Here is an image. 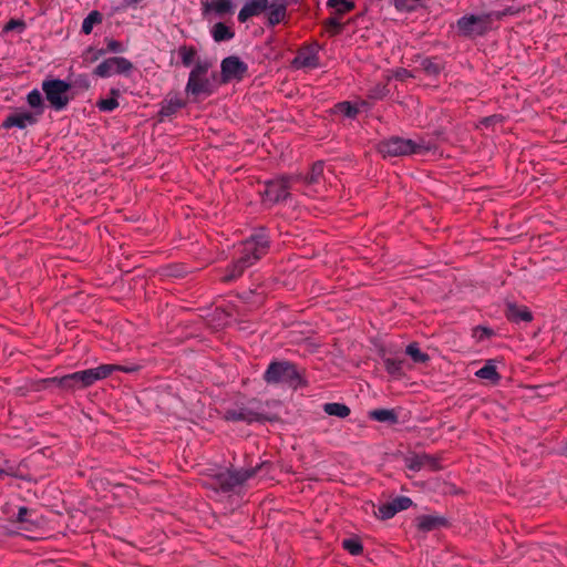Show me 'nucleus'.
Returning a JSON list of instances; mask_svg holds the SVG:
<instances>
[{
    "mask_svg": "<svg viewBox=\"0 0 567 567\" xmlns=\"http://www.w3.org/2000/svg\"><path fill=\"white\" fill-rule=\"evenodd\" d=\"M301 179L308 186L320 184L321 181L323 179V163L316 162L311 166L310 172L305 177H301Z\"/></svg>",
    "mask_w": 567,
    "mask_h": 567,
    "instance_id": "27",
    "label": "nucleus"
},
{
    "mask_svg": "<svg viewBox=\"0 0 567 567\" xmlns=\"http://www.w3.org/2000/svg\"><path fill=\"white\" fill-rule=\"evenodd\" d=\"M421 69L430 76H437L444 70L443 61L437 58H425L420 63Z\"/></svg>",
    "mask_w": 567,
    "mask_h": 567,
    "instance_id": "25",
    "label": "nucleus"
},
{
    "mask_svg": "<svg viewBox=\"0 0 567 567\" xmlns=\"http://www.w3.org/2000/svg\"><path fill=\"white\" fill-rule=\"evenodd\" d=\"M271 467L268 461L261 462L250 468L227 470L216 475V483L223 492L234 491L236 487L243 485L249 478L261 472L264 468Z\"/></svg>",
    "mask_w": 567,
    "mask_h": 567,
    "instance_id": "5",
    "label": "nucleus"
},
{
    "mask_svg": "<svg viewBox=\"0 0 567 567\" xmlns=\"http://www.w3.org/2000/svg\"><path fill=\"white\" fill-rule=\"evenodd\" d=\"M475 375L491 384H497L501 380V375L497 372V367L494 360H487L485 364L475 372Z\"/></svg>",
    "mask_w": 567,
    "mask_h": 567,
    "instance_id": "20",
    "label": "nucleus"
},
{
    "mask_svg": "<svg viewBox=\"0 0 567 567\" xmlns=\"http://www.w3.org/2000/svg\"><path fill=\"white\" fill-rule=\"evenodd\" d=\"M322 410L326 414L337 416L339 419H346L350 415L351 410L344 403L329 402L322 405Z\"/></svg>",
    "mask_w": 567,
    "mask_h": 567,
    "instance_id": "26",
    "label": "nucleus"
},
{
    "mask_svg": "<svg viewBox=\"0 0 567 567\" xmlns=\"http://www.w3.org/2000/svg\"><path fill=\"white\" fill-rule=\"evenodd\" d=\"M134 69L133 63L123 56H113L103 60L93 71L95 76L106 79L115 74L128 75Z\"/></svg>",
    "mask_w": 567,
    "mask_h": 567,
    "instance_id": "9",
    "label": "nucleus"
},
{
    "mask_svg": "<svg viewBox=\"0 0 567 567\" xmlns=\"http://www.w3.org/2000/svg\"><path fill=\"white\" fill-rule=\"evenodd\" d=\"M116 369H114V371H123V372H126V373H132V372H135L138 370V367L137 365H131V367H124V365H117V364H113Z\"/></svg>",
    "mask_w": 567,
    "mask_h": 567,
    "instance_id": "44",
    "label": "nucleus"
},
{
    "mask_svg": "<svg viewBox=\"0 0 567 567\" xmlns=\"http://www.w3.org/2000/svg\"><path fill=\"white\" fill-rule=\"evenodd\" d=\"M269 8V0H246L239 10L237 19L240 23L247 22L252 17H258Z\"/></svg>",
    "mask_w": 567,
    "mask_h": 567,
    "instance_id": "14",
    "label": "nucleus"
},
{
    "mask_svg": "<svg viewBox=\"0 0 567 567\" xmlns=\"http://www.w3.org/2000/svg\"><path fill=\"white\" fill-rule=\"evenodd\" d=\"M41 87L47 101L55 111H62L68 106L71 100L69 83L60 79H47L42 81Z\"/></svg>",
    "mask_w": 567,
    "mask_h": 567,
    "instance_id": "7",
    "label": "nucleus"
},
{
    "mask_svg": "<svg viewBox=\"0 0 567 567\" xmlns=\"http://www.w3.org/2000/svg\"><path fill=\"white\" fill-rule=\"evenodd\" d=\"M389 90L386 85L378 83L369 90L368 97L372 100H382Z\"/></svg>",
    "mask_w": 567,
    "mask_h": 567,
    "instance_id": "38",
    "label": "nucleus"
},
{
    "mask_svg": "<svg viewBox=\"0 0 567 567\" xmlns=\"http://www.w3.org/2000/svg\"><path fill=\"white\" fill-rule=\"evenodd\" d=\"M116 369L112 364H101L82 371L66 374L59 379V385L65 390H74L76 388H87L99 380H103L111 375Z\"/></svg>",
    "mask_w": 567,
    "mask_h": 567,
    "instance_id": "4",
    "label": "nucleus"
},
{
    "mask_svg": "<svg viewBox=\"0 0 567 567\" xmlns=\"http://www.w3.org/2000/svg\"><path fill=\"white\" fill-rule=\"evenodd\" d=\"M210 35L217 43L227 42L235 38V31L230 25H227L224 22H216L210 28Z\"/></svg>",
    "mask_w": 567,
    "mask_h": 567,
    "instance_id": "21",
    "label": "nucleus"
},
{
    "mask_svg": "<svg viewBox=\"0 0 567 567\" xmlns=\"http://www.w3.org/2000/svg\"><path fill=\"white\" fill-rule=\"evenodd\" d=\"M485 19L480 16H464L457 20V29L464 35L483 34Z\"/></svg>",
    "mask_w": 567,
    "mask_h": 567,
    "instance_id": "13",
    "label": "nucleus"
},
{
    "mask_svg": "<svg viewBox=\"0 0 567 567\" xmlns=\"http://www.w3.org/2000/svg\"><path fill=\"white\" fill-rule=\"evenodd\" d=\"M102 22V14L99 11H92L87 14V17L82 22V32L84 34H90L95 24Z\"/></svg>",
    "mask_w": 567,
    "mask_h": 567,
    "instance_id": "31",
    "label": "nucleus"
},
{
    "mask_svg": "<svg viewBox=\"0 0 567 567\" xmlns=\"http://www.w3.org/2000/svg\"><path fill=\"white\" fill-rule=\"evenodd\" d=\"M39 122L35 114L30 111H16L9 114L2 122L3 128L18 127L24 130L28 126H33Z\"/></svg>",
    "mask_w": 567,
    "mask_h": 567,
    "instance_id": "12",
    "label": "nucleus"
},
{
    "mask_svg": "<svg viewBox=\"0 0 567 567\" xmlns=\"http://www.w3.org/2000/svg\"><path fill=\"white\" fill-rule=\"evenodd\" d=\"M385 370L392 375H399L402 373L403 360L395 358H385L383 360Z\"/></svg>",
    "mask_w": 567,
    "mask_h": 567,
    "instance_id": "33",
    "label": "nucleus"
},
{
    "mask_svg": "<svg viewBox=\"0 0 567 567\" xmlns=\"http://www.w3.org/2000/svg\"><path fill=\"white\" fill-rule=\"evenodd\" d=\"M506 318L514 323L520 321L529 322L533 320V315L526 306H519L514 302H508L505 309Z\"/></svg>",
    "mask_w": 567,
    "mask_h": 567,
    "instance_id": "18",
    "label": "nucleus"
},
{
    "mask_svg": "<svg viewBox=\"0 0 567 567\" xmlns=\"http://www.w3.org/2000/svg\"><path fill=\"white\" fill-rule=\"evenodd\" d=\"M296 179H299V177L281 176L267 181L262 192L265 200L272 204L286 200L288 197H290L289 189L291 187L292 181Z\"/></svg>",
    "mask_w": 567,
    "mask_h": 567,
    "instance_id": "8",
    "label": "nucleus"
},
{
    "mask_svg": "<svg viewBox=\"0 0 567 567\" xmlns=\"http://www.w3.org/2000/svg\"><path fill=\"white\" fill-rule=\"evenodd\" d=\"M405 353L413 360L415 363H425L430 360L429 354L422 352L416 342H412L406 347Z\"/></svg>",
    "mask_w": 567,
    "mask_h": 567,
    "instance_id": "30",
    "label": "nucleus"
},
{
    "mask_svg": "<svg viewBox=\"0 0 567 567\" xmlns=\"http://www.w3.org/2000/svg\"><path fill=\"white\" fill-rule=\"evenodd\" d=\"M446 525V518L440 515H421L416 517V526L422 532H432Z\"/></svg>",
    "mask_w": 567,
    "mask_h": 567,
    "instance_id": "19",
    "label": "nucleus"
},
{
    "mask_svg": "<svg viewBox=\"0 0 567 567\" xmlns=\"http://www.w3.org/2000/svg\"><path fill=\"white\" fill-rule=\"evenodd\" d=\"M432 150V144L424 138L411 140L391 136L378 144V151L384 156L422 155Z\"/></svg>",
    "mask_w": 567,
    "mask_h": 567,
    "instance_id": "3",
    "label": "nucleus"
},
{
    "mask_svg": "<svg viewBox=\"0 0 567 567\" xmlns=\"http://www.w3.org/2000/svg\"><path fill=\"white\" fill-rule=\"evenodd\" d=\"M105 42H106V49H104L105 54L107 52L124 53L126 51V48L120 41H116L114 39H105Z\"/></svg>",
    "mask_w": 567,
    "mask_h": 567,
    "instance_id": "41",
    "label": "nucleus"
},
{
    "mask_svg": "<svg viewBox=\"0 0 567 567\" xmlns=\"http://www.w3.org/2000/svg\"><path fill=\"white\" fill-rule=\"evenodd\" d=\"M391 502L393 507L395 508L396 514L401 511L410 508L413 504L412 499L408 496H396Z\"/></svg>",
    "mask_w": 567,
    "mask_h": 567,
    "instance_id": "36",
    "label": "nucleus"
},
{
    "mask_svg": "<svg viewBox=\"0 0 567 567\" xmlns=\"http://www.w3.org/2000/svg\"><path fill=\"white\" fill-rule=\"evenodd\" d=\"M342 546L346 550H348L351 555L358 556L362 554L363 546L361 543L353 538H347L342 542Z\"/></svg>",
    "mask_w": 567,
    "mask_h": 567,
    "instance_id": "34",
    "label": "nucleus"
},
{
    "mask_svg": "<svg viewBox=\"0 0 567 567\" xmlns=\"http://www.w3.org/2000/svg\"><path fill=\"white\" fill-rule=\"evenodd\" d=\"M565 455L567 456V442H566V445H565Z\"/></svg>",
    "mask_w": 567,
    "mask_h": 567,
    "instance_id": "52",
    "label": "nucleus"
},
{
    "mask_svg": "<svg viewBox=\"0 0 567 567\" xmlns=\"http://www.w3.org/2000/svg\"><path fill=\"white\" fill-rule=\"evenodd\" d=\"M369 417L380 423H386L390 425L399 422V415L393 409H375L369 412Z\"/></svg>",
    "mask_w": 567,
    "mask_h": 567,
    "instance_id": "22",
    "label": "nucleus"
},
{
    "mask_svg": "<svg viewBox=\"0 0 567 567\" xmlns=\"http://www.w3.org/2000/svg\"><path fill=\"white\" fill-rule=\"evenodd\" d=\"M270 249V237L265 228L255 229L245 240L236 246L233 261L224 269L220 280L231 284L238 280L246 269L254 266Z\"/></svg>",
    "mask_w": 567,
    "mask_h": 567,
    "instance_id": "1",
    "label": "nucleus"
},
{
    "mask_svg": "<svg viewBox=\"0 0 567 567\" xmlns=\"http://www.w3.org/2000/svg\"><path fill=\"white\" fill-rule=\"evenodd\" d=\"M405 465L410 471L419 472L422 468H430L431 471L440 470L437 460L429 454H413L405 458Z\"/></svg>",
    "mask_w": 567,
    "mask_h": 567,
    "instance_id": "15",
    "label": "nucleus"
},
{
    "mask_svg": "<svg viewBox=\"0 0 567 567\" xmlns=\"http://www.w3.org/2000/svg\"><path fill=\"white\" fill-rule=\"evenodd\" d=\"M96 106L101 112H112L118 106V101L115 97L102 99Z\"/></svg>",
    "mask_w": 567,
    "mask_h": 567,
    "instance_id": "39",
    "label": "nucleus"
},
{
    "mask_svg": "<svg viewBox=\"0 0 567 567\" xmlns=\"http://www.w3.org/2000/svg\"><path fill=\"white\" fill-rule=\"evenodd\" d=\"M287 8L284 3L269 2L268 8V25L275 27L282 22L286 18Z\"/></svg>",
    "mask_w": 567,
    "mask_h": 567,
    "instance_id": "23",
    "label": "nucleus"
},
{
    "mask_svg": "<svg viewBox=\"0 0 567 567\" xmlns=\"http://www.w3.org/2000/svg\"><path fill=\"white\" fill-rule=\"evenodd\" d=\"M14 476V471L11 466L8 467H0V477L2 476Z\"/></svg>",
    "mask_w": 567,
    "mask_h": 567,
    "instance_id": "47",
    "label": "nucleus"
},
{
    "mask_svg": "<svg viewBox=\"0 0 567 567\" xmlns=\"http://www.w3.org/2000/svg\"><path fill=\"white\" fill-rule=\"evenodd\" d=\"M143 0H124L126 7H136Z\"/></svg>",
    "mask_w": 567,
    "mask_h": 567,
    "instance_id": "48",
    "label": "nucleus"
},
{
    "mask_svg": "<svg viewBox=\"0 0 567 567\" xmlns=\"http://www.w3.org/2000/svg\"><path fill=\"white\" fill-rule=\"evenodd\" d=\"M301 59V65L303 66H313L315 65V58L307 55V56H299Z\"/></svg>",
    "mask_w": 567,
    "mask_h": 567,
    "instance_id": "45",
    "label": "nucleus"
},
{
    "mask_svg": "<svg viewBox=\"0 0 567 567\" xmlns=\"http://www.w3.org/2000/svg\"><path fill=\"white\" fill-rule=\"evenodd\" d=\"M262 379L267 384H282L292 389H297L303 383L298 365L288 360L271 361L265 370Z\"/></svg>",
    "mask_w": 567,
    "mask_h": 567,
    "instance_id": "2",
    "label": "nucleus"
},
{
    "mask_svg": "<svg viewBox=\"0 0 567 567\" xmlns=\"http://www.w3.org/2000/svg\"><path fill=\"white\" fill-rule=\"evenodd\" d=\"M186 102L183 101L177 94L168 96L161 103L158 111V121L163 122L168 117L175 115L181 109L185 107Z\"/></svg>",
    "mask_w": 567,
    "mask_h": 567,
    "instance_id": "17",
    "label": "nucleus"
},
{
    "mask_svg": "<svg viewBox=\"0 0 567 567\" xmlns=\"http://www.w3.org/2000/svg\"><path fill=\"white\" fill-rule=\"evenodd\" d=\"M221 82L241 80L248 72V65L236 55L225 58L220 63Z\"/></svg>",
    "mask_w": 567,
    "mask_h": 567,
    "instance_id": "11",
    "label": "nucleus"
},
{
    "mask_svg": "<svg viewBox=\"0 0 567 567\" xmlns=\"http://www.w3.org/2000/svg\"><path fill=\"white\" fill-rule=\"evenodd\" d=\"M25 27L24 22L22 20H10L7 24H6V28L4 30L7 31H11V30H14V29H19V30H23Z\"/></svg>",
    "mask_w": 567,
    "mask_h": 567,
    "instance_id": "43",
    "label": "nucleus"
},
{
    "mask_svg": "<svg viewBox=\"0 0 567 567\" xmlns=\"http://www.w3.org/2000/svg\"><path fill=\"white\" fill-rule=\"evenodd\" d=\"M234 9L233 0H214L212 2L206 0L202 2V13L204 17L214 11L219 18H223L227 14H233Z\"/></svg>",
    "mask_w": 567,
    "mask_h": 567,
    "instance_id": "16",
    "label": "nucleus"
},
{
    "mask_svg": "<svg viewBox=\"0 0 567 567\" xmlns=\"http://www.w3.org/2000/svg\"><path fill=\"white\" fill-rule=\"evenodd\" d=\"M32 511L28 507H20L16 517V520L20 524L25 525V529H29L28 525H33V520L31 519Z\"/></svg>",
    "mask_w": 567,
    "mask_h": 567,
    "instance_id": "35",
    "label": "nucleus"
},
{
    "mask_svg": "<svg viewBox=\"0 0 567 567\" xmlns=\"http://www.w3.org/2000/svg\"><path fill=\"white\" fill-rule=\"evenodd\" d=\"M482 332L484 336L489 337L492 334V331L487 328H482Z\"/></svg>",
    "mask_w": 567,
    "mask_h": 567,
    "instance_id": "50",
    "label": "nucleus"
},
{
    "mask_svg": "<svg viewBox=\"0 0 567 567\" xmlns=\"http://www.w3.org/2000/svg\"><path fill=\"white\" fill-rule=\"evenodd\" d=\"M210 65L208 61H196L189 72L188 81L185 86V91L188 95L199 96L203 94L209 96L213 94V84L207 76Z\"/></svg>",
    "mask_w": 567,
    "mask_h": 567,
    "instance_id": "6",
    "label": "nucleus"
},
{
    "mask_svg": "<svg viewBox=\"0 0 567 567\" xmlns=\"http://www.w3.org/2000/svg\"><path fill=\"white\" fill-rule=\"evenodd\" d=\"M392 1H393L394 7L398 10H400V11L409 10L408 6H406V0H392Z\"/></svg>",
    "mask_w": 567,
    "mask_h": 567,
    "instance_id": "46",
    "label": "nucleus"
},
{
    "mask_svg": "<svg viewBox=\"0 0 567 567\" xmlns=\"http://www.w3.org/2000/svg\"><path fill=\"white\" fill-rule=\"evenodd\" d=\"M110 94L112 95V97H115L117 100V97L120 96V90L118 89H111L110 90Z\"/></svg>",
    "mask_w": 567,
    "mask_h": 567,
    "instance_id": "49",
    "label": "nucleus"
},
{
    "mask_svg": "<svg viewBox=\"0 0 567 567\" xmlns=\"http://www.w3.org/2000/svg\"><path fill=\"white\" fill-rule=\"evenodd\" d=\"M337 107L340 113L349 118L355 117L359 112L358 107L352 105L350 102H341L337 105Z\"/></svg>",
    "mask_w": 567,
    "mask_h": 567,
    "instance_id": "40",
    "label": "nucleus"
},
{
    "mask_svg": "<svg viewBox=\"0 0 567 567\" xmlns=\"http://www.w3.org/2000/svg\"><path fill=\"white\" fill-rule=\"evenodd\" d=\"M225 419L231 422H245V423H254V422H264L270 421L271 419L262 414L257 408L252 404L249 405H240L234 409H229L225 413Z\"/></svg>",
    "mask_w": 567,
    "mask_h": 567,
    "instance_id": "10",
    "label": "nucleus"
},
{
    "mask_svg": "<svg viewBox=\"0 0 567 567\" xmlns=\"http://www.w3.org/2000/svg\"><path fill=\"white\" fill-rule=\"evenodd\" d=\"M324 27L331 35L339 34L343 29V24L336 17L327 19L324 22Z\"/></svg>",
    "mask_w": 567,
    "mask_h": 567,
    "instance_id": "37",
    "label": "nucleus"
},
{
    "mask_svg": "<svg viewBox=\"0 0 567 567\" xmlns=\"http://www.w3.org/2000/svg\"><path fill=\"white\" fill-rule=\"evenodd\" d=\"M508 12H509V10H505L504 12H502V13L497 14V17H498V18H501V17H503V16L507 14Z\"/></svg>",
    "mask_w": 567,
    "mask_h": 567,
    "instance_id": "51",
    "label": "nucleus"
},
{
    "mask_svg": "<svg viewBox=\"0 0 567 567\" xmlns=\"http://www.w3.org/2000/svg\"><path fill=\"white\" fill-rule=\"evenodd\" d=\"M105 54V50L104 49H94L92 47L87 48L85 53H84V59L86 61H90V62H95L97 61L101 56H103Z\"/></svg>",
    "mask_w": 567,
    "mask_h": 567,
    "instance_id": "42",
    "label": "nucleus"
},
{
    "mask_svg": "<svg viewBox=\"0 0 567 567\" xmlns=\"http://www.w3.org/2000/svg\"><path fill=\"white\" fill-rule=\"evenodd\" d=\"M27 102L29 106L32 109V111L30 112L35 114L37 117L40 120L45 109L41 92L37 89L30 91L27 94Z\"/></svg>",
    "mask_w": 567,
    "mask_h": 567,
    "instance_id": "24",
    "label": "nucleus"
},
{
    "mask_svg": "<svg viewBox=\"0 0 567 567\" xmlns=\"http://www.w3.org/2000/svg\"><path fill=\"white\" fill-rule=\"evenodd\" d=\"M373 508V514L382 520L390 519L396 515L395 508L392 505V502L383 503L378 506L375 509L374 504L371 505Z\"/></svg>",
    "mask_w": 567,
    "mask_h": 567,
    "instance_id": "29",
    "label": "nucleus"
},
{
    "mask_svg": "<svg viewBox=\"0 0 567 567\" xmlns=\"http://www.w3.org/2000/svg\"><path fill=\"white\" fill-rule=\"evenodd\" d=\"M178 55L182 59L183 65L188 68L194 63L197 50L194 47L182 45L178 48Z\"/></svg>",
    "mask_w": 567,
    "mask_h": 567,
    "instance_id": "32",
    "label": "nucleus"
},
{
    "mask_svg": "<svg viewBox=\"0 0 567 567\" xmlns=\"http://www.w3.org/2000/svg\"><path fill=\"white\" fill-rule=\"evenodd\" d=\"M327 7L334 9V13L341 17L352 11L355 8V3L350 0H328Z\"/></svg>",
    "mask_w": 567,
    "mask_h": 567,
    "instance_id": "28",
    "label": "nucleus"
}]
</instances>
